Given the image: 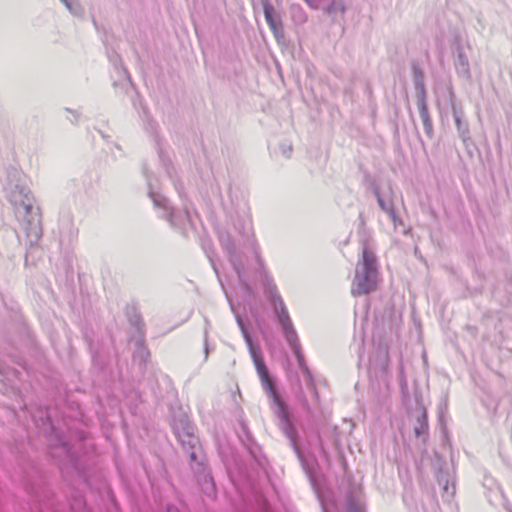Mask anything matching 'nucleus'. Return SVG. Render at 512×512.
I'll return each instance as SVG.
<instances>
[{
	"label": "nucleus",
	"mask_w": 512,
	"mask_h": 512,
	"mask_svg": "<svg viewBox=\"0 0 512 512\" xmlns=\"http://www.w3.org/2000/svg\"><path fill=\"white\" fill-rule=\"evenodd\" d=\"M250 356L253 360L257 373L260 377L262 386L264 390L268 393V396L272 400L275 410L274 414L279 419V428L284 433V435L288 438L290 445L297 455L302 468L308 475V477L312 480V473L310 471L309 465L305 460L303 452L301 451L298 444V431L296 426L293 423L292 415L289 411L288 405L280 396L276 383L273 377L269 374V370L264 362V358L262 355L261 347L259 344L253 342L250 345H247Z\"/></svg>",
	"instance_id": "obj_1"
},
{
	"label": "nucleus",
	"mask_w": 512,
	"mask_h": 512,
	"mask_svg": "<svg viewBox=\"0 0 512 512\" xmlns=\"http://www.w3.org/2000/svg\"><path fill=\"white\" fill-rule=\"evenodd\" d=\"M171 425L177 440L189 456L191 469L203 493L214 500L217 495L215 481L204 463L199 439L194 433V426L188 416L182 412L174 416Z\"/></svg>",
	"instance_id": "obj_2"
},
{
	"label": "nucleus",
	"mask_w": 512,
	"mask_h": 512,
	"mask_svg": "<svg viewBox=\"0 0 512 512\" xmlns=\"http://www.w3.org/2000/svg\"><path fill=\"white\" fill-rule=\"evenodd\" d=\"M239 235V239H234L229 233L222 232L219 234V241L221 247L228 255V259L238 276L239 282L243 287L248 288V284L243 275L245 261L242 248H248L255 254L260 267L263 266V260L261 259L259 247L256 243L250 223L242 225V229L239 230Z\"/></svg>",
	"instance_id": "obj_3"
},
{
	"label": "nucleus",
	"mask_w": 512,
	"mask_h": 512,
	"mask_svg": "<svg viewBox=\"0 0 512 512\" xmlns=\"http://www.w3.org/2000/svg\"><path fill=\"white\" fill-rule=\"evenodd\" d=\"M264 293L271 306L273 307L275 316L282 328V332L289 347L291 348L295 357L301 356L303 353L301 351L297 332L288 314L285 303L278 292L276 284L269 277H266Z\"/></svg>",
	"instance_id": "obj_4"
},
{
	"label": "nucleus",
	"mask_w": 512,
	"mask_h": 512,
	"mask_svg": "<svg viewBox=\"0 0 512 512\" xmlns=\"http://www.w3.org/2000/svg\"><path fill=\"white\" fill-rule=\"evenodd\" d=\"M378 264L377 258L367 244L363 246L362 257L355 268L351 293L353 296L367 295L377 288Z\"/></svg>",
	"instance_id": "obj_5"
},
{
	"label": "nucleus",
	"mask_w": 512,
	"mask_h": 512,
	"mask_svg": "<svg viewBox=\"0 0 512 512\" xmlns=\"http://www.w3.org/2000/svg\"><path fill=\"white\" fill-rule=\"evenodd\" d=\"M148 185V195L152 200L154 207L161 210V217L178 230L185 231L187 225H192V220L188 208L184 207V212H176L169 204L168 199L154 189L150 174L144 170Z\"/></svg>",
	"instance_id": "obj_6"
},
{
	"label": "nucleus",
	"mask_w": 512,
	"mask_h": 512,
	"mask_svg": "<svg viewBox=\"0 0 512 512\" xmlns=\"http://www.w3.org/2000/svg\"><path fill=\"white\" fill-rule=\"evenodd\" d=\"M34 202V196L30 192L23 198L17 199V202L11 203L16 216L22 217L23 221L26 222L25 230L30 246L36 244L42 236L40 210L39 208H34Z\"/></svg>",
	"instance_id": "obj_7"
},
{
	"label": "nucleus",
	"mask_w": 512,
	"mask_h": 512,
	"mask_svg": "<svg viewBox=\"0 0 512 512\" xmlns=\"http://www.w3.org/2000/svg\"><path fill=\"white\" fill-rule=\"evenodd\" d=\"M31 192L26 176L16 167L0 165V193L11 204Z\"/></svg>",
	"instance_id": "obj_8"
},
{
	"label": "nucleus",
	"mask_w": 512,
	"mask_h": 512,
	"mask_svg": "<svg viewBox=\"0 0 512 512\" xmlns=\"http://www.w3.org/2000/svg\"><path fill=\"white\" fill-rule=\"evenodd\" d=\"M414 435L421 439L423 444H426L429 439V424L428 416L425 407L419 405V414L415 417L413 425Z\"/></svg>",
	"instance_id": "obj_9"
},
{
	"label": "nucleus",
	"mask_w": 512,
	"mask_h": 512,
	"mask_svg": "<svg viewBox=\"0 0 512 512\" xmlns=\"http://www.w3.org/2000/svg\"><path fill=\"white\" fill-rule=\"evenodd\" d=\"M263 11L267 24L273 31L276 38L283 36V24L280 15L268 1L263 2Z\"/></svg>",
	"instance_id": "obj_10"
},
{
	"label": "nucleus",
	"mask_w": 512,
	"mask_h": 512,
	"mask_svg": "<svg viewBox=\"0 0 512 512\" xmlns=\"http://www.w3.org/2000/svg\"><path fill=\"white\" fill-rule=\"evenodd\" d=\"M412 77L416 93L417 101L427 99V91L425 86V75L421 67L417 63H412Z\"/></svg>",
	"instance_id": "obj_11"
},
{
	"label": "nucleus",
	"mask_w": 512,
	"mask_h": 512,
	"mask_svg": "<svg viewBox=\"0 0 512 512\" xmlns=\"http://www.w3.org/2000/svg\"><path fill=\"white\" fill-rule=\"evenodd\" d=\"M454 66L457 74L468 80L471 78L470 64L466 54L461 46L456 49V57L454 60Z\"/></svg>",
	"instance_id": "obj_12"
},
{
	"label": "nucleus",
	"mask_w": 512,
	"mask_h": 512,
	"mask_svg": "<svg viewBox=\"0 0 512 512\" xmlns=\"http://www.w3.org/2000/svg\"><path fill=\"white\" fill-rule=\"evenodd\" d=\"M453 118L457 127L458 135L465 145L471 141L469 125L462 120L463 113L455 105L452 107Z\"/></svg>",
	"instance_id": "obj_13"
},
{
	"label": "nucleus",
	"mask_w": 512,
	"mask_h": 512,
	"mask_svg": "<svg viewBox=\"0 0 512 512\" xmlns=\"http://www.w3.org/2000/svg\"><path fill=\"white\" fill-rule=\"evenodd\" d=\"M419 115L424 126L425 134L429 139L434 137L433 122L429 113L428 103L426 100L417 101Z\"/></svg>",
	"instance_id": "obj_14"
},
{
	"label": "nucleus",
	"mask_w": 512,
	"mask_h": 512,
	"mask_svg": "<svg viewBox=\"0 0 512 512\" xmlns=\"http://www.w3.org/2000/svg\"><path fill=\"white\" fill-rule=\"evenodd\" d=\"M296 359H297L298 365H299V367H300V369L302 371L304 380H305L308 388L311 390V392L314 395V397L316 399H318V391H317V388H316V385H315L314 377H313L312 372L310 371L309 367L307 366V364L305 362L304 355L301 354V356H296Z\"/></svg>",
	"instance_id": "obj_15"
},
{
	"label": "nucleus",
	"mask_w": 512,
	"mask_h": 512,
	"mask_svg": "<svg viewBox=\"0 0 512 512\" xmlns=\"http://www.w3.org/2000/svg\"><path fill=\"white\" fill-rule=\"evenodd\" d=\"M374 195L377 199V203L380 207V209L387 213L389 217H395V207L392 199H386L382 196L380 189L378 187H375Z\"/></svg>",
	"instance_id": "obj_16"
},
{
	"label": "nucleus",
	"mask_w": 512,
	"mask_h": 512,
	"mask_svg": "<svg viewBox=\"0 0 512 512\" xmlns=\"http://www.w3.org/2000/svg\"><path fill=\"white\" fill-rule=\"evenodd\" d=\"M59 232L61 242L64 240L72 242L77 237L78 229L74 227L71 219H67L64 223L61 224Z\"/></svg>",
	"instance_id": "obj_17"
},
{
	"label": "nucleus",
	"mask_w": 512,
	"mask_h": 512,
	"mask_svg": "<svg viewBox=\"0 0 512 512\" xmlns=\"http://www.w3.org/2000/svg\"><path fill=\"white\" fill-rule=\"evenodd\" d=\"M243 431L246 434L248 442L245 443L246 448L249 452V454L253 457V459L260 465H262V458L260 455V448L259 446L254 443L253 439L251 438V435L245 425H243Z\"/></svg>",
	"instance_id": "obj_18"
},
{
	"label": "nucleus",
	"mask_w": 512,
	"mask_h": 512,
	"mask_svg": "<svg viewBox=\"0 0 512 512\" xmlns=\"http://www.w3.org/2000/svg\"><path fill=\"white\" fill-rule=\"evenodd\" d=\"M70 512H90L86 506V502L81 495H76L70 502Z\"/></svg>",
	"instance_id": "obj_19"
},
{
	"label": "nucleus",
	"mask_w": 512,
	"mask_h": 512,
	"mask_svg": "<svg viewBox=\"0 0 512 512\" xmlns=\"http://www.w3.org/2000/svg\"><path fill=\"white\" fill-rule=\"evenodd\" d=\"M346 510L347 512H365L363 504L352 494L347 496Z\"/></svg>",
	"instance_id": "obj_20"
},
{
	"label": "nucleus",
	"mask_w": 512,
	"mask_h": 512,
	"mask_svg": "<svg viewBox=\"0 0 512 512\" xmlns=\"http://www.w3.org/2000/svg\"><path fill=\"white\" fill-rule=\"evenodd\" d=\"M109 60L114 65L115 69L123 73V75L130 80V75L127 69L123 66L120 56L116 53L109 54Z\"/></svg>",
	"instance_id": "obj_21"
},
{
	"label": "nucleus",
	"mask_w": 512,
	"mask_h": 512,
	"mask_svg": "<svg viewBox=\"0 0 512 512\" xmlns=\"http://www.w3.org/2000/svg\"><path fill=\"white\" fill-rule=\"evenodd\" d=\"M74 16H82L83 8L76 0H60Z\"/></svg>",
	"instance_id": "obj_22"
},
{
	"label": "nucleus",
	"mask_w": 512,
	"mask_h": 512,
	"mask_svg": "<svg viewBox=\"0 0 512 512\" xmlns=\"http://www.w3.org/2000/svg\"><path fill=\"white\" fill-rule=\"evenodd\" d=\"M149 357V352L144 346L142 340L137 341V349L134 352V359L139 360L140 362L145 363Z\"/></svg>",
	"instance_id": "obj_23"
},
{
	"label": "nucleus",
	"mask_w": 512,
	"mask_h": 512,
	"mask_svg": "<svg viewBox=\"0 0 512 512\" xmlns=\"http://www.w3.org/2000/svg\"><path fill=\"white\" fill-rule=\"evenodd\" d=\"M236 321H237V324H238V326H239V328L241 330V333H242V336H243V338L245 340L246 345H250L251 343H253L254 341H253L250 333L248 332L243 319L238 314H236Z\"/></svg>",
	"instance_id": "obj_24"
},
{
	"label": "nucleus",
	"mask_w": 512,
	"mask_h": 512,
	"mask_svg": "<svg viewBox=\"0 0 512 512\" xmlns=\"http://www.w3.org/2000/svg\"><path fill=\"white\" fill-rule=\"evenodd\" d=\"M437 481L440 485H442L443 490L445 492L449 493L448 475L446 473H444L442 470H439L437 473ZM454 492H455V487H454V485H452V490H451L450 494L453 495Z\"/></svg>",
	"instance_id": "obj_25"
},
{
	"label": "nucleus",
	"mask_w": 512,
	"mask_h": 512,
	"mask_svg": "<svg viewBox=\"0 0 512 512\" xmlns=\"http://www.w3.org/2000/svg\"><path fill=\"white\" fill-rule=\"evenodd\" d=\"M59 448L70 458L71 457V451L68 443L65 441L64 438L59 437L58 439Z\"/></svg>",
	"instance_id": "obj_26"
},
{
	"label": "nucleus",
	"mask_w": 512,
	"mask_h": 512,
	"mask_svg": "<svg viewBox=\"0 0 512 512\" xmlns=\"http://www.w3.org/2000/svg\"><path fill=\"white\" fill-rule=\"evenodd\" d=\"M280 149H281V152H282V155L285 156L286 158H289L292 154V145L289 144V143H282L280 145Z\"/></svg>",
	"instance_id": "obj_27"
},
{
	"label": "nucleus",
	"mask_w": 512,
	"mask_h": 512,
	"mask_svg": "<svg viewBox=\"0 0 512 512\" xmlns=\"http://www.w3.org/2000/svg\"><path fill=\"white\" fill-rule=\"evenodd\" d=\"M304 3L307 4L308 7L311 9L317 10L320 8L319 6V0H302Z\"/></svg>",
	"instance_id": "obj_28"
},
{
	"label": "nucleus",
	"mask_w": 512,
	"mask_h": 512,
	"mask_svg": "<svg viewBox=\"0 0 512 512\" xmlns=\"http://www.w3.org/2000/svg\"><path fill=\"white\" fill-rule=\"evenodd\" d=\"M391 221L394 224V227L397 228L398 225L402 224V219L397 215V212L395 211V217H389Z\"/></svg>",
	"instance_id": "obj_29"
},
{
	"label": "nucleus",
	"mask_w": 512,
	"mask_h": 512,
	"mask_svg": "<svg viewBox=\"0 0 512 512\" xmlns=\"http://www.w3.org/2000/svg\"><path fill=\"white\" fill-rule=\"evenodd\" d=\"M491 493L495 496V498H504L503 492L499 487H496L494 490H491Z\"/></svg>",
	"instance_id": "obj_30"
},
{
	"label": "nucleus",
	"mask_w": 512,
	"mask_h": 512,
	"mask_svg": "<svg viewBox=\"0 0 512 512\" xmlns=\"http://www.w3.org/2000/svg\"><path fill=\"white\" fill-rule=\"evenodd\" d=\"M334 11V2H332L331 4H329L326 8H325V12L327 14H332Z\"/></svg>",
	"instance_id": "obj_31"
},
{
	"label": "nucleus",
	"mask_w": 512,
	"mask_h": 512,
	"mask_svg": "<svg viewBox=\"0 0 512 512\" xmlns=\"http://www.w3.org/2000/svg\"><path fill=\"white\" fill-rule=\"evenodd\" d=\"M302 406L307 412H310V407L306 398L302 399Z\"/></svg>",
	"instance_id": "obj_32"
},
{
	"label": "nucleus",
	"mask_w": 512,
	"mask_h": 512,
	"mask_svg": "<svg viewBox=\"0 0 512 512\" xmlns=\"http://www.w3.org/2000/svg\"><path fill=\"white\" fill-rule=\"evenodd\" d=\"M166 512H180L179 509L173 505H168L166 508Z\"/></svg>",
	"instance_id": "obj_33"
},
{
	"label": "nucleus",
	"mask_w": 512,
	"mask_h": 512,
	"mask_svg": "<svg viewBox=\"0 0 512 512\" xmlns=\"http://www.w3.org/2000/svg\"><path fill=\"white\" fill-rule=\"evenodd\" d=\"M212 267H213V269H214V271H215V273H216V275H217V277H218V280H219V282H220V284H221L222 288L224 289V285H223V283H222V281H221V279H220V276H219L218 270H217V268H216V266H215V264H214L213 262H212Z\"/></svg>",
	"instance_id": "obj_34"
},
{
	"label": "nucleus",
	"mask_w": 512,
	"mask_h": 512,
	"mask_svg": "<svg viewBox=\"0 0 512 512\" xmlns=\"http://www.w3.org/2000/svg\"><path fill=\"white\" fill-rule=\"evenodd\" d=\"M204 352H205V359L208 358V346H207V343L205 342V349H204Z\"/></svg>",
	"instance_id": "obj_35"
},
{
	"label": "nucleus",
	"mask_w": 512,
	"mask_h": 512,
	"mask_svg": "<svg viewBox=\"0 0 512 512\" xmlns=\"http://www.w3.org/2000/svg\"><path fill=\"white\" fill-rule=\"evenodd\" d=\"M359 219L361 221V224H364V218L362 213L359 214Z\"/></svg>",
	"instance_id": "obj_36"
},
{
	"label": "nucleus",
	"mask_w": 512,
	"mask_h": 512,
	"mask_svg": "<svg viewBox=\"0 0 512 512\" xmlns=\"http://www.w3.org/2000/svg\"><path fill=\"white\" fill-rule=\"evenodd\" d=\"M321 506H322L323 512H328L327 508L325 507V505L323 503H321Z\"/></svg>",
	"instance_id": "obj_37"
},
{
	"label": "nucleus",
	"mask_w": 512,
	"mask_h": 512,
	"mask_svg": "<svg viewBox=\"0 0 512 512\" xmlns=\"http://www.w3.org/2000/svg\"><path fill=\"white\" fill-rule=\"evenodd\" d=\"M74 113H75V118L77 120L79 118V115L76 112H74Z\"/></svg>",
	"instance_id": "obj_38"
},
{
	"label": "nucleus",
	"mask_w": 512,
	"mask_h": 512,
	"mask_svg": "<svg viewBox=\"0 0 512 512\" xmlns=\"http://www.w3.org/2000/svg\"><path fill=\"white\" fill-rule=\"evenodd\" d=\"M176 189L178 190V194L181 195V190L176 186Z\"/></svg>",
	"instance_id": "obj_39"
}]
</instances>
